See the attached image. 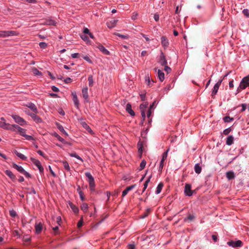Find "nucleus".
Listing matches in <instances>:
<instances>
[{"label":"nucleus","mask_w":249,"mask_h":249,"mask_svg":"<svg viewBox=\"0 0 249 249\" xmlns=\"http://www.w3.org/2000/svg\"><path fill=\"white\" fill-rule=\"evenodd\" d=\"M43 225L41 222L36 223L35 225V229L36 232L38 234L41 232L42 230Z\"/></svg>","instance_id":"17"},{"label":"nucleus","mask_w":249,"mask_h":249,"mask_svg":"<svg viewBox=\"0 0 249 249\" xmlns=\"http://www.w3.org/2000/svg\"><path fill=\"white\" fill-rule=\"evenodd\" d=\"M88 88L87 87H84L82 89V95L86 102H89Z\"/></svg>","instance_id":"10"},{"label":"nucleus","mask_w":249,"mask_h":249,"mask_svg":"<svg viewBox=\"0 0 249 249\" xmlns=\"http://www.w3.org/2000/svg\"><path fill=\"white\" fill-rule=\"evenodd\" d=\"M138 16V14L137 13H134L132 14L131 18L132 19L135 20L137 18Z\"/></svg>","instance_id":"54"},{"label":"nucleus","mask_w":249,"mask_h":249,"mask_svg":"<svg viewBox=\"0 0 249 249\" xmlns=\"http://www.w3.org/2000/svg\"><path fill=\"white\" fill-rule=\"evenodd\" d=\"M25 112L29 115L37 123H40L41 122V119L40 118L37 116L35 113H29L27 111H25Z\"/></svg>","instance_id":"16"},{"label":"nucleus","mask_w":249,"mask_h":249,"mask_svg":"<svg viewBox=\"0 0 249 249\" xmlns=\"http://www.w3.org/2000/svg\"><path fill=\"white\" fill-rule=\"evenodd\" d=\"M62 162L63 163L64 168L67 171H70V167L68 162L66 161H62Z\"/></svg>","instance_id":"34"},{"label":"nucleus","mask_w":249,"mask_h":249,"mask_svg":"<svg viewBox=\"0 0 249 249\" xmlns=\"http://www.w3.org/2000/svg\"><path fill=\"white\" fill-rule=\"evenodd\" d=\"M158 77L160 81H163L164 79V73L160 70H158Z\"/></svg>","instance_id":"25"},{"label":"nucleus","mask_w":249,"mask_h":249,"mask_svg":"<svg viewBox=\"0 0 249 249\" xmlns=\"http://www.w3.org/2000/svg\"><path fill=\"white\" fill-rule=\"evenodd\" d=\"M161 42L163 47L166 48L168 47L169 45V41L166 37L162 36L161 37Z\"/></svg>","instance_id":"19"},{"label":"nucleus","mask_w":249,"mask_h":249,"mask_svg":"<svg viewBox=\"0 0 249 249\" xmlns=\"http://www.w3.org/2000/svg\"><path fill=\"white\" fill-rule=\"evenodd\" d=\"M14 152L16 154V155L18 157H19L20 159H21L23 160H25L27 159V157L25 156H24L23 154H21V153L18 152V151L15 150L14 151Z\"/></svg>","instance_id":"26"},{"label":"nucleus","mask_w":249,"mask_h":249,"mask_svg":"<svg viewBox=\"0 0 249 249\" xmlns=\"http://www.w3.org/2000/svg\"><path fill=\"white\" fill-rule=\"evenodd\" d=\"M154 19L157 21L159 20V16L158 14H155L154 16Z\"/></svg>","instance_id":"59"},{"label":"nucleus","mask_w":249,"mask_h":249,"mask_svg":"<svg viewBox=\"0 0 249 249\" xmlns=\"http://www.w3.org/2000/svg\"><path fill=\"white\" fill-rule=\"evenodd\" d=\"M49 169L50 172L51 173V174L52 175V176L53 177H55L56 175L54 173V172L53 171V170L50 166H49Z\"/></svg>","instance_id":"57"},{"label":"nucleus","mask_w":249,"mask_h":249,"mask_svg":"<svg viewBox=\"0 0 249 249\" xmlns=\"http://www.w3.org/2000/svg\"><path fill=\"white\" fill-rule=\"evenodd\" d=\"M228 244L230 246H231L232 247H241L242 246V242L241 240H238L236 241H230L228 242Z\"/></svg>","instance_id":"11"},{"label":"nucleus","mask_w":249,"mask_h":249,"mask_svg":"<svg viewBox=\"0 0 249 249\" xmlns=\"http://www.w3.org/2000/svg\"><path fill=\"white\" fill-rule=\"evenodd\" d=\"M71 96L72 97V101L74 103L75 106L76 107V108H78L79 103V100H78L77 94H76V92L75 91H72L71 92Z\"/></svg>","instance_id":"9"},{"label":"nucleus","mask_w":249,"mask_h":249,"mask_svg":"<svg viewBox=\"0 0 249 249\" xmlns=\"http://www.w3.org/2000/svg\"><path fill=\"white\" fill-rule=\"evenodd\" d=\"M32 71L35 75H41V72L36 68L32 69Z\"/></svg>","instance_id":"32"},{"label":"nucleus","mask_w":249,"mask_h":249,"mask_svg":"<svg viewBox=\"0 0 249 249\" xmlns=\"http://www.w3.org/2000/svg\"><path fill=\"white\" fill-rule=\"evenodd\" d=\"M53 230L54 231L55 234H57L58 233V227L56 226L55 227L53 228Z\"/></svg>","instance_id":"58"},{"label":"nucleus","mask_w":249,"mask_h":249,"mask_svg":"<svg viewBox=\"0 0 249 249\" xmlns=\"http://www.w3.org/2000/svg\"><path fill=\"white\" fill-rule=\"evenodd\" d=\"M5 173L6 175L12 180H14L16 179V176L11 171L7 170L5 171Z\"/></svg>","instance_id":"21"},{"label":"nucleus","mask_w":249,"mask_h":249,"mask_svg":"<svg viewBox=\"0 0 249 249\" xmlns=\"http://www.w3.org/2000/svg\"><path fill=\"white\" fill-rule=\"evenodd\" d=\"M145 80L146 83L147 84V85H150V77L148 74H147V75L145 76Z\"/></svg>","instance_id":"49"},{"label":"nucleus","mask_w":249,"mask_h":249,"mask_svg":"<svg viewBox=\"0 0 249 249\" xmlns=\"http://www.w3.org/2000/svg\"><path fill=\"white\" fill-rule=\"evenodd\" d=\"M162 188H156V190L155 191V192L157 194H159L160 193L161 191Z\"/></svg>","instance_id":"60"},{"label":"nucleus","mask_w":249,"mask_h":249,"mask_svg":"<svg viewBox=\"0 0 249 249\" xmlns=\"http://www.w3.org/2000/svg\"><path fill=\"white\" fill-rule=\"evenodd\" d=\"M223 119H224V122H226V123L230 122L233 120V118H230L229 116H226V117H224Z\"/></svg>","instance_id":"47"},{"label":"nucleus","mask_w":249,"mask_h":249,"mask_svg":"<svg viewBox=\"0 0 249 249\" xmlns=\"http://www.w3.org/2000/svg\"><path fill=\"white\" fill-rule=\"evenodd\" d=\"M233 142V137L231 136H230L227 138V139L226 141V143L228 145H231L232 144Z\"/></svg>","instance_id":"30"},{"label":"nucleus","mask_w":249,"mask_h":249,"mask_svg":"<svg viewBox=\"0 0 249 249\" xmlns=\"http://www.w3.org/2000/svg\"><path fill=\"white\" fill-rule=\"evenodd\" d=\"M226 176L228 179H231L234 177V175L232 172H228L226 174Z\"/></svg>","instance_id":"35"},{"label":"nucleus","mask_w":249,"mask_h":249,"mask_svg":"<svg viewBox=\"0 0 249 249\" xmlns=\"http://www.w3.org/2000/svg\"><path fill=\"white\" fill-rule=\"evenodd\" d=\"M212 237L214 242H216L217 241V237L216 235L213 234Z\"/></svg>","instance_id":"63"},{"label":"nucleus","mask_w":249,"mask_h":249,"mask_svg":"<svg viewBox=\"0 0 249 249\" xmlns=\"http://www.w3.org/2000/svg\"><path fill=\"white\" fill-rule=\"evenodd\" d=\"M156 103V101H155L153 104L152 105H151L150 107V108L147 112V117H149L151 114V113H152V111H151V110L153 108L154 106L155 105V104Z\"/></svg>","instance_id":"40"},{"label":"nucleus","mask_w":249,"mask_h":249,"mask_svg":"<svg viewBox=\"0 0 249 249\" xmlns=\"http://www.w3.org/2000/svg\"><path fill=\"white\" fill-rule=\"evenodd\" d=\"M164 70L167 73L170 72L171 71L170 68H169L168 66H167L166 65L165 66Z\"/></svg>","instance_id":"56"},{"label":"nucleus","mask_w":249,"mask_h":249,"mask_svg":"<svg viewBox=\"0 0 249 249\" xmlns=\"http://www.w3.org/2000/svg\"><path fill=\"white\" fill-rule=\"evenodd\" d=\"M135 247L134 245L130 244L128 246V249H135Z\"/></svg>","instance_id":"61"},{"label":"nucleus","mask_w":249,"mask_h":249,"mask_svg":"<svg viewBox=\"0 0 249 249\" xmlns=\"http://www.w3.org/2000/svg\"><path fill=\"white\" fill-rule=\"evenodd\" d=\"M222 81V80H219L214 86L213 90L212 91V96L215 95L219 89V88L221 84V82Z\"/></svg>","instance_id":"13"},{"label":"nucleus","mask_w":249,"mask_h":249,"mask_svg":"<svg viewBox=\"0 0 249 249\" xmlns=\"http://www.w3.org/2000/svg\"><path fill=\"white\" fill-rule=\"evenodd\" d=\"M118 21V19L113 18L107 22V25L109 28H112L116 25Z\"/></svg>","instance_id":"14"},{"label":"nucleus","mask_w":249,"mask_h":249,"mask_svg":"<svg viewBox=\"0 0 249 249\" xmlns=\"http://www.w3.org/2000/svg\"><path fill=\"white\" fill-rule=\"evenodd\" d=\"M138 151L140 153L142 154V144L141 142H139L138 144Z\"/></svg>","instance_id":"48"},{"label":"nucleus","mask_w":249,"mask_h":249,"mask_svg":"<svg viewBox=\"0 0 249 249\" xmlns=\"http://www.w3.org/2000/svg\"><path fill=\"white\" fill-rule=\"evenodd\" d=\"M77 192H78L81 199L83 201L85 200V197L83 192L81 191V188H77Z\"/></svg>","instance_id":"31"},{"label":"nucleus","mask_w":249,"mask_h":249,"mask_svg":"<svg viewBox=\"0 0 249 249\" xmlns=\"http://www.w3.org/2000/svg\"><path fill=\"white\" fill-rule=\"evenodd\" d=\"M12 167L16 169L17 171H18L20 173L23 174L27 178H30L31 175L30 174L26 172L23 168L19 165H17V164L13 163L12 164Z\"/></svg>","instance_id":"3"},{"label":"nucleus","mask_w":249,"mask_h":249,"mask_svg":"<svg viewBox=\"0 0 249 249\" xmlns=\"http://www.w3.org/2000/svg\"><path fill=\"white\" fill-rule=\"evenodd\" d=\"M150 212H151L150 209H147L146 210V211L141 216V217L142 218H144L146 217L149 214Z\"/></svg>","instance_id":"39"},{"label":"nucleus","mask_w":249,"mask_h":249,"mask_svg":"<svg viewBox=\"0 0 249 249\" xmlns=\"http://www.w3.org/2000/svg\"><path fill=\"white\" fill-rule=\"evenodd\" d=\"M126 110L131 115V116H134L135 115V113L132 110V108H131V105L129 104V103H128L127 104L126 106Z\"/></svg>","instance_id":"22"},{"label":"nucleus","mask_w":249,"mask_h":249,"mask_svg":"<svg viewBox=\"0 0 249 249\" xmlns=\"http://www.w3.org/2000/svg\"><path fill=\"white\" fill-rule=\"evenodd\" d=\"M247 87H249V75L243 78L240 82L239 88H238V91L239 92L240 89H244Z\"/></svg>","instance_id":"2"},{"label":"nucleus","mask_w":249,"mask_h":249,"mask_svg":"<svg viewBox=\"0 0 249 249\" xmlns=\"http://www.w3.org/2000/svg\"><path fill=\"white\" fill-rule=\"evenodd\" d=\"M79 55L80 54L78 53H74L71 54V55L72 58H78L79 57Z\"/></svg>","instance_id":"53"},{"label":"nucleus","mask_w":249,"mask_h":249,"mask_svg":"<svg viewBox=\"0 0 249 249\" xmlns=\"http://www.w3.org/2000/svg\"><path fill=\"white\" fill-rule=\"evenodd\" d=\"M243 12L244 14V15H245L247 16H249V11H248V10L247 9H244L243 11Z\"/></svg>","instance_id":"62"},{"label":"nucleus","mask_w":249,"mask_h":249,"mask_svg":"<svg viewBox=\"0 0 249 249\" xmlns=\"http://www.w3.org/2000/svg\"><path fill=\"white\" fill-rule=\"evenodd\" d=\"M83 33L85 34H89L90 33L89 30L87 28H85L83 30Z\"/></svg>","instance_id":"55"},{"label":"nucleus","mask_w":249,"mask_h":249,"mask_svg":"<svg viewBox=\"0 0 249 249\" xmlns=\"http://www.w3.org/2000/svg\"><path fill=\"white\" fill-rule=\"evenodd\" d=\"M12 129H10V130H12L14 131L17 133H18L21 136L24 137L26 140H34V138L30 135H28L26 134V130L20 127L17 124H12Z\"/></svg>","instance_id":"1"},{"label":"nucleus","mask_w":249,"mask_h":249,"mask_svg":"<svg viewBox=\"0 0 249 249\" xmlns=\"http://www.w3.org/2000/svg\"><path fill=\"white\" fill-rule=\"evenodd\" d=\"M89 85L90 87H92L93 85V79L92 75H89L88 77Z\"/></svg>","instance_id":"36"},{"label":"nucleus","mask_w":249,"mask_h":249,"mask_svg":"<svg viewBox=\"0 0 249 249\" xmlns=\"http://www.w3.org/2000/svg\"><path fill=\"white\" fill-rule=\"evenodd\" d=\"M83 217H81V219L79 221V222L77 223V227L78 228H80L83 225Z\"/></svg>","instance_id":"50"},{"label":"nucleus","mask_w":249,"mask_h":249,"mask_svg":"<svg viewBox=\"0 0 249 249\" xmlns=\"http://www.w3.org/2000/svg\"><path fill=\"white\" fill-rule=\"evenodd\" d=\"M66 83H70L71 82V79L70 78H67L65 80Z\"/></svg>","instance_id":"64"},{"label":"nucleus","mask_w":249,"mask_h":249,"mask_svg":"<svg viewBox=\"0 0 249 249\" xmlns=\"http://www.w3.org/2000/svg\"><path fill=\"white\" fill-rule=\"evenodd\" d=\"M43 24L49 25H55L56 22L54 20L49 19L46 20Z\"/></svg>","instance_id":"29"},{"label":"nucleus","mask_w":249,"mask_h":249,"mask_svg":"<svg viewBox=\"0 0 249 249\" xmlns=\"http://www.w3.org/2000/svg\"><path fill=\"white\" fill-rule=\"evenodd\" d=\"M11 116L14 120L15 122L20 125L24 126L26 125L27 124L26 121L18 115H12Z\"/></svg>","instance_id":"5"},{"label":"nucleus","mask_w":249,"mask_h":249,"mask_svg":"<svg viewBox=\"0 0 249 249\" xmlns=\"http://www.w3.org/2000/svg\"><path fill=\"white\" fill-rule=\"evenodd\" d=\"M1 120L0 121V127L7 130L12 129L11 125L7 123L3 118H1Z\"/></svg>","instance_id":"7"},{"label":"nucleus","mask_w":249,"mask_h":249,"mask_svg":"<svg viewBox=\"0 0 249 249\" xmlns=\"http://www.w3.org/2000/svg\"><path fill=\"white\" fill-rule=\"evenodd\" d=\"M132 188H126L122 193V197H124L125 195H126L129 191H130Z\"/></svg>","instance_id":"44"},{"label":"nucleus","mask_w":249,"mask_h":249,"mask_svg":"<svg viewBox=\"0 0 249 249\" xmlns=\"http://www.w3.org/2000/svg\"><path fill=\"white\" fill-rule=\"evenodd\" d=\"M80 37L87 44H91L90 40L86 35H82L80 36Z\"/></svg>","instance_id":"27"},{"label":"nucleus","mask_w":249,"mask_h":249,"mask_svg":"<svg viewBox=\"0 0 249 249\" xmlns=\"http://www.w3.org/2000/svg\"><path fill=\"white\" fill-rule=\"evenodd\" d=\"M29 108L32 109L35 113L37 112V109L36 106L32 103L29 104L27 106Z\"/></svg>","instance_id":"28"},{"label":"nucleus","mask_w":249,"mask_h":249,"mask_svg":"<svg viewBox=\"0 0 249 249\" xmlns=\"http://www.w3.org/2000/svg\"><path fill=\"white\" fill-rule=\"evenodd\" d=\"M167 157V152H164L162 154V159L160 163L159 171H161L162 170L164 165V161L166 160Z\"/></svg>","instance_id":"12"},{"label":"nucleus","mask_w":249,"mask_h":249,"mask_svg":"<svg viewBox=\"0 0 249 249\" xmlns=\"http://www.w3.org/2000/svg\"><path fill=\"white\" fill-rule=\"evenodd\" d=\"M88 208V205L87 203H84L81 205V209L84 212H86Z\"/></svg>","instance_id":"41"},{"label":"nucleus","mask_w":249,"mask_h":249,"mask_svg":"<svg viewBox=\"0 0 249 249\" xmlns=\"http://www.w3.org/2000/svg\"><path fill=\"white\" fill-rule=\"evenodd\" d=\"M53 136L54 137H55L59 141H60L64 143H67V142H65L62 138H61L60 136H59L56 133H54L53 134Z\"/></svg>","instance_id":"33"},{"label":"nucleus","mask_w":249,"mask_h":249,"mask_svg":"<svg viewBox=\"0 0 249 249\" xmlns=\"http://www.w3.org/2000/svg\"><path fill=\"white\" fill-rule=\"evenodd\" d=\"M47 45L45 42H40L39 43V46L42 49H45L47 47Z\"/></svg>","instance_id":"52"},{"label":"nucleus","mask_w":249,"mask_h":249,"mask_svg":"<svg viewBox=\"0 0 249 249\" xmlns=\"http://www.w3.org/2000/svg\"><path fill=\"white\" fill-rule=\"evenodd\" d=\"M70 155L72 157H74L76 158L77 159L80 160L81 161H83V160L81 157H80L78 155H77L76 153H71L70 154Z\"/></svg>","instance_id":"42"},{"label":"nucleus","mask_w":249,"mask_h":249,"mask_svg":"<svg viewBox=\"0 0 249 249\" xmlns=\"http://www.w3.org/2000/svg\"><path fill=\"white\" fill-rule=\"evenodd\" d=\"M147 106H148V103L146 102V103L142 104L140 107V108L141 111V114H142V117L143 120H144L145 119V116H146L145 110L147 107Z\"/></svg>","instance_id":"8"},{"label":"nucleus","mask_w":249,"mask_h":249,"mask_svg":"<svg viewBox=\"0 0 249 249\" xmlns=\"http://www.w3.org/2000/svg\"><path fill=\"white\" fill-rule=\"evenodd\" d=\"M98 48L104 54H109V51L107 50L103 46L99 45L98 47Z\"/></svg>","instance_id":"24"},{"label":"nucleus","mask_w":249,"mask_h":249,"mask_svg":"<svg viewBox=\"0 0 249 249\" xmlns=\"http://www.w3.org/2000/svg\"><path fill=\"white\" fill-rule=\"evenodd\" d=\"M114 34L124 39H127L128 38V36L126 35H123L116 33H115Z\"/></svg>","instance_id":"46"},{"label":"nucleus","mask_w":249,"mask_h":249,"mask_svg":"<svg viewBox=\"0 0 249 249\" xmlns=\"http://www.w3.org/2000/svg\"><path fill=\"white\" fill-rule=\"evenodd\" d=\"M145 165H146V161L144 160H142L140 164V170H142L145 167Z\"/></svg>","instance_id":"45"},{"label":"nucleus","mask_w":249,"mask_h":249,"mask_svg":"<svg viewBox=\"0 0 249 249\" xmlns=\"http://www.w3.org/2000/svg\"><path fill=\"white\" fill-rule=\"evenodd\" d=\"M10 215L12 217H14L17 215V213L14 210H13L10 211Z\"/></svg>","instance_id":"51"},{"label":"nucleus","mask_w":249,"mask_h":249,"mask_svg":"<svg viewBox=\"0 0 249 249\" xmlns=\"http://www.w3.org/2000/svg\"><path fill=\"white\" fill-rule=\"evenodd\" d=\"M194 218H195V216L193 214H190L187 217L185 218L184 221H186L187 220L192 221Z\"/></svg>","instance_id":"43"},{"label":"nucleus","mask_w":249,"mask_h":249,"mask_svg":"<svg viewBox=\"0 0 249 249\" xmlns=\"http://www.w3.org/2000/svg\"><path fill=\"white\" fill-rule=\"evenodd\" d=\"M83 58L86 61L89 62V64H92L93 63L92 61L91 60V59H90V58L89 57V56H88L87 55H84V56H83Z\"/></svg>","instance_id":"38"},{"label":"nucleus","mask_w":249,"mask_h":249,"mask_svg":"<svg viewBox=\"0 0 249 249\" xmlns=\"http://www.w3.org/2000/svg\"><path fill=\"white\" fill-rule=\"evenodd\" d=\"M69 205L74 213H78L79 209L75 205L71 202H69Z\"/></svg>","instance_id":"23"},{"label":"nucleus","mask_w":249,"mask_h":249,"mask_svg":"<svg viewBox=\"0 0 249 249\" xmlns=\"http://www.w3.org/2000/svg\"><path fill=\"white\" fill-rule=\"evenodd\" d=\"M32 162L38 168L40 173L41 174L43 173L44 171V168L42 166L40 162L37 159L31 158L30 159Z\"/></svg>","instance_id":"6"},{"label":"nucleus","mask_w":249,"mask_h":249,"mask_svg":"<svg viewBox=\"0 0 249 249\" xmlns=\"http://www.w3.org/2000/svg\"><path fill=\"white\" fill-rule=\"evenodd\" d=\"M184 192L185 194V195L188 196H191L193 193H196V191H193L191 190V188H184Z\"/></svg>","instance_id":"18"},{"label":"nucleus","mask_w":249,"mask_h":249,"mask_svg":"<svg viewBox=\"0 0 249 249\" xmlns=\"http://www.w3.org/2000/svg\"><path fill=\"white\" fill-rule=\"evenodd\" d=\"M195 170L197 174H199L201 171V168L198 165V164H196L195 166Z\"/></svg>","instance_id":"37"},{"label":"nucleus","mask_w":249,"mask_h":249,"mask_svg":"<svg viewBox=\"0 0 249 249\" xmlns=\"http://www.w3.org/2000/svg\"><path fill=\"white\" fill-rule=\"evenodd\" d=\"M18 33L14 31H0V37H6L10 36H17Z\"/></svg>","instance_id":"4"},{"label":"nucleus","mask_w":249,"mask_h":249,"mask_svg":"<svg viewBox=\"0 0 249 249\" xmlns=\"http://www.w3.org/2000/svg\"><path fill=\"white\" fill-rule=\"evenodd\" d=\"M159 63L162 66H165L167 64V61L165 59V56L163 55V53H161L160 56V59L159 60Z\"/></svg>","instance_id":"20"},{"label":"nucleus","mask_w":249,"mask_h":249,"mask_svg":"<svg viewBox=\"0 0 249 249\" xmlns=\"http://www.w3.org/2000/svg\"><path fill=\"white\" fill-rule=\"evenodd\" d=\"M85 175L88 179L90 187H93L94 185L93 178L89 173H86Z\"/></svg>","instance_id":"15"}]
</instances>
